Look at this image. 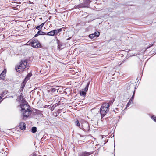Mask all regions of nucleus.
<instances>
[{
    "label": "nucleus",
    "instance_id": "nucleus-1",
    "mask_svg": "<svg viewBox=\"0 0 156 156\" xmlns=\"http://www.w3.org/2000/svg\"><path fill=\"white\" fill-rule=\"evenodd\" d=\"M21 108V112L23 116V119L25 120V118L29 117L32 113V111L30 106L27 104H21L20 105Z\"/></svg>",
    "mask_w": 156,
    "mask_h": 156
},
{
    "label": "nucleus",
    "instance_id": "nucleus-2",
    "mask_svg": "<svg viewBox=\"0 0 156 156\" xmlns=\"http://www.w3.org/2000/svg\"><path fill=\"white\" fill-rule=\"evenodd\" d=\"M109 105L108 103H104L101 107L100 112L101 117H104L109 111Z\"/></svg>",
    "mask_w": 156,
    "mask_h": 156
},
{
    "label": "nucleus",
    "instance_id": "nucleus-3",
    "mask_svg": "<svg viewBox=\"0 0 156 156\" xmlns=\"http://www.w3.org/2000/svg\"><path fill=\"white\" fill-rule=\"evenodd\" d=\"M27 62L26 60H21L20 65L17 67H16L15 69L17 72H20V70L23 71L26 67Z\"/></svg>",
    "mask_w": 156,
    "mask_h": 156
},
{
    "label": "nucleus",
    "instance_id": "nucleus-4",
    "mask_svg": "<svg viewBox=\"0 0 156 156\" xmlns=\"http://www.w3.org/2000/svg\"><path fill=\"white\" fill-rule=\"evenodd\" d=\"M81 129L86 132H89L90 130V126L89 124L85 122L82 123Z\"/></svg>",
    "mask_w": 156,
    "mask_h": 156
},
{
    "label": "nucleus",
    "instance_id": "nucleus-5",
    "mask_svg": "<svg viewBox=\"0 0 156 156\" xmlns=\"http://www.w3.org/2000/svg\"><path fill=\"white\" fill-rule=\"evenodd\" d=\"M30 43L32 46L34 48H41V44L37 40L33 39Z\"/></svg>",
    "mask_w": 156,
    "mask_h": 156
},
{
    "label": "nucleus",
    "instance_id": "nucleus-6",
    "mask_svg": "<svg viewBox=\"0 0 156 156\" xmlns=\"http://www.w3.org/2000/svg\"><path fill=\"white\" fill-rule=\"evenodd\" d=\"M93 153L91 152H83L79 153L78 156H88Z\"/></svg>",
    "mask_w": 156,
    "mask_h": 156
},
{
    "label": "nucleus",
    "instance_id": "nucleus-7",
    "mask_svg": "<svg viewBox=\"0 0 156 156\" xmlns=\"http://www.w3.org/2000/svg\"><path fill=\"white\" fill-rule=\"evenodd\" d=\"M20 128L21 130H24L26 129V124L23 122H21L19 124Z\"/></svg>",
    "mask_w": 156,
    "mask_h": 156
},
{
    "label": "nucleus",
    "instance_id": "nucleus-8",
    "mask_svg": "<svg viewBox=\"0 0 156 156\" xmlns=\"http://www.w3.org/2000/svg\"><path fill=\"white\" fill-rule=\"evenodd\" d=\"M6 70L4 69L0 74V78L4 80L5 78V74L6 73Z\"/></svg>",
    "mask_w": 156,
    "mask_h": 156
},
{
    "label": "nucleus",
    "instance_id": "nucleus-9",
    "mask_svg": "<svg viewBox=\"0 0 156 156\" xmlns=\"http://www.w3.org/2000/svg\"><path fill=\"white\" fill-rule=\"evenodd\" d=\"M32 76V74L31 73H29L26 76L25 78L24 79V81L27 82L28 80H29L30 77Z\"/></svg>",
    "mask_w": 156,
    "mask_h": 156
},
{
    "label": "nucleus",
    "instance_id": "nucleus-10",
    "mask_svg": "<svg viewBox=\"0 0 156 156\" xmlns=\"http://www.w3.org/2000/svg\"><path fill=\"white\" fill-rule=\"evenodd\" d=\"M126 89L127 90H129L131 87H133V88H134L135 89V87H134V86L132 84H127L126 85Z\"/></svg>",
    "mask_w": 156,
    "mask_h": 156
},
{
    "label": "nucleus",
    "instance_id": "nucleus-11",
    "mask_svg": "<svg viewBox=\"0 0 156 156\" xmlns=\"http://www.w3.org/2000/svg\"><path fill=\"white\" fill-rule=\"evenodd\" d=\"M86 5L85 4H84L83 3L80 4L77 6H75L76 8H83L86 7Z\"/></svg>",
    "mask_w": 156,
    "mask_h": 156
},
{
    "label": "nucleus",
    "instance_id": "nucleus-12",
    "mask_svg": "<svg viewBox=\"0 0 156 156\" xmlns=\"http://www.w3.org/2000/svg\"><path fill=\"white\" fill-rule=\"evenodd\" d=\"M53 30L55 33V35H57L61 31H62V28H60L59 29H58L57 30Z\"/></svg>",
    "mask_w": 156,
    "mask_h": 156
},
{
    "label": "nucleus",
    "instance_id": "nucleus-13",
    "mask_svg": "<svg viewBox=\"0 0 156 156\" xmlns=\"http://www.w3.org/2000/svg\"><path fill=\"white\" fill-rule=\"evenodd\" d=\"M46 35L48 36H53L55 35V33L53 30L46 33Z\"/></svg>",
    "mask_w": 156,
    "mask_h": 156
},
{
    "label": "nucleus",
    "instance_id": "nucleus-14",
    "mask_svg": "<svg viewBox=\"0 0 156 156\" xmlns=\"http://www.w3.org/2000/svg\"><path fill=\"white\" fill-rule=\"evenodd\" d=\"M56 90L57 89L55 88H51L49 90H48V91L49 92L53 93L55 92Z\"/></svg>",
    "mask_w": 156,
    "mask_h": 156
},
{
    "label": "nucleus",
    "instance_id": "nucleus-15",
    "mask_svg": "<svg viewBox=\"0 0 156 156\" xmlns=\"http://www.w3.org/2000/svg\"><path fill=\"white\" fill-rule=\"evenodd\" d=\"M135 94V90H134V91L133 92V95L132 97L130 99L129 101L131 102L132 103H133V100L134 98Z\"/></svg>",
    "mask_w": 156,
    "mask_h": 156
},
{
    "label": "nucleus",
    "instance_id": "nucleus-16",
    "mask_svg": "<svg viewBox=\"0 0 156 156\" xmlns=\"http://www.w3.org/2000/svg\"><path fill=\"white\" fill-rule=\"evenodd\" d=\"M75 124L76 126L79 127L81 129V126L80 125L79 121L78 120L75 122Z\"/></svg>",
    "mask_w": 156,
    "mask_h": 156
},
{
    "label": "nucleus",
    "instance_id": "nucleus-17",
    "mask_svg": "<svg viewBox=\"0 0 156 156\" xmlns=\"http://www.w3.org/2000/svg\"><path fill=\"white\" fill-rule=\"evenodd\" d=\"M90 84V82H88L87 84L85 87L84 88V91H85V92H86L87 91V90H88V88L89 87V86Z\"/></svg>",
    "mask_w": 156,
    "mask_h": 156
},
{
    "label": "nucleus",
    "instance_id": "nucleus-18",
    "mask_svg": "<svg viewBox=\"0 0 156 156\" xmlns=\"http://www.w3.org/2000/svg\"><path fill=\"white\" fill-rule=\"evenodd\" d=\"M37 131V128L36 127H33L31 129V132L33 133H35Z\"/></svg>",
    "mask_w": 156,
    "mask_h": 156
},
{
    "label": "nucleus",
    "instance_id": "nucleus-19",
    "mask_svg": "<svg viewBox=\"0 0 156 156\" xmlns=\"http://www.w3.org/2000/svg\"><path fill=\"white\" fill-rule=\"evenodd\" d=\"M26 82L24 80L21 83V87H23L24 88Z\"/></svg>",
    "mask_w": 156,
    "mask_h": 156
},
{
    "label": "nucleus",
    "instance_id": "nucleus-20",
    "mask_svg": "<svg viewBox=\"0 0 156 156\" xmlns=\"http://www.w3.org/2000/svg\"><path fill=\"white\" fill-rule=\"evenodd\" d=\"M86 92L85 91H82L80 92V94L81 96H85L86 95Z\"/></svg>",
    "mask_w": 156,
    "mask_h": 156
},
{
    "label": "nucleus",
    "instance_id": "nucleus-21",
    "mask_svg": "<svg viewBox=\"0 0 156 156\" xmlns=\"http://www.w3.org/2000/svg\"><path fill=\"white\" fill-rule=\"evenodd\" d=\"M58 48L59 49H62L63 48L62 47V45L61 43L58 42Z\"/></svg>",
    "mask_w": 156,
    "mask_h": 156
},
{
    "label": "nucleus",
    "instance_id": "nucleus-22",
    "mask_svg": "<svg viewBox=\"0 0 156 156\" xmlns=\"http://www.w3.org/2000/svg\"><path fill=\"white\" fill-rule=\"evenodd\" d=\"M89 38L91 39H92L95 37L94 34H91L89 35Z\"/></svg>",
    "mask_w": 156,
    "mask_h": 156
},
{
    "label": "nucleus",
    "instance_id": "nucleus-23",
    "mask_svg": "<svg viewBox=\"0 0 156 156\" xmlns=\"http://www.w3.org/2000/svg\"><path fill=\"white\" fill-rule=\"evenodd\" d=\"M94 34L95 36H96L97 37H98L100 35V32L98 31L95 32Z\"/></svg>",
    "mask_w": 156,
    "mask_h": 156
},
{
    "label": "nucleus",
    "instance_id": "nucleus-24",
    "mask_svg": "<svg viewBox=\"0 0 156 156\" xmlns=\"http://www.w3.org/2000/svg\"><path fill=\"white\" fill-rule=\"evenodd\" d=\"M41 25H40L39 26H37L36 27V28L38 30H39V31H41V29L42 28V27H41Z\"/></svg>",
    "mask_w": 156,
    "mask_h": 156
},
{
    "label": "nucleus",
    "instance_id": "nucleus-25",
    "mask_svg": "<svg viewBox=\"0 0 156 156\" xmlns=\"http://www.w3.org/2000/svg\"><path fill=\"white\" fill-rule=\"evenodd\" d=\"M40 35H46V33L40 31Z\"/></svg>",
    "mask_w": 156,
    "mask_h": 156
},
{
    "label": "nucleus",
    "instance_id": "nucleus-26",
    "mask_svg": "<svg viewBox=\"0 0 156 156\" xmlns=\"http://www.w3.org/2000/svg\"><path fill=\"white\" fill-rule=\"evenodd\" d=\"M151 118L155 122H156V117L153 115L151 116Z\"/></svg>",
    "mask_w": 156,
    "mask_h": 156
},
{
    "label": "nucleus",
    "instance_id": "nucleus-27",
    "mask_svg": "<svg viewBox=\"0 0 156 156\" xmlns=\"http://www.w3.org/2000/svg\"><path fill=\"white\" fill-rule=\"evenodd\" d=\"M59 104L58 103H56L55 104H54L53 106L52 107H53V108H54L55 109V108L57 106H58L59 105Z\"/></svg>",
    "mask_w": 156,
    "mask_h": 156
},
{
    "label": "nucleus",
    "instance_id": "nucleus-28",
    "mask_svg": "<svg viewBox=\"0 0 156 156\" xmlns=\"http://www.w3.org/2000/svg\"><path fill=\"white\" fill-rule=\"evenodd\" d=\"M39 33H40V31H38L37 33L35 35L34 37H36L37 36H38V35H40Z\"/></svg>",
    "mask_w": 156,
    "mask_h": 156
},
{
    "label": "nucleus",
    "instance_id": "nucleus-29",
    "mask_svg": "<svg viewBox=\"0 0 156 156\" xmlns=\"http://www.w3.org/2000/svg\"><path fill=\"white\" fill-rule=\"evenodd\" d=\"M7 91H4V92H3V93H2L1 94V96H3V94H7Z\"/></svg>",
    "mask_w": 156,
    "mask_h": 156
},
{
    "label": "nucleus",
    "instance_id": "nucleus-30",
    "mask_svg": "<svg viewBox=\"0 0 156 156\" xmlns=\"http://www.w3.org/2000/svg\"><path fill=\"white\" fill-rule=\"evenodd\" d=\"M114 100H112L110 101L109 102V103H108L109 104V105H111L114 102Z\"/></svg>",
    "mask_w": 156,
    "mask_h": 156
},
{
    "label": "nucleus",
    "instance_id": "nucleus-31",
    "mask_svg": "<svg viewBox=\"0 0 156 156\" xmlns=\"http://www.w3.org/2000/svg\"><path fill=\"white\" fill-rule=\"evenodd\" d=\"M49 108L51 111H53L54 109V108H53L52 106L49 107Z\"/></svg>",
    "mask_w": 156,
    "mask_h": 156
},
{
    "label": "nucleus",
    "instance_id": "nucleus-32",
    "mask_svg": "<svg viewBox=\"0 0 156 156\" xmlns=\"http://www.w3.org/2000/svg\"><path fill=\"white\" fill-rule=\"evenodd\" d=\"M131 103H132L129 101L127 105H126L127 107H129Z\"/></svg>",
    "mask_w": 156,
    "mask_h": 156
},
{
    "label": "nucleus",
    "instance_id": "nucleus-33",
    "mask_svg": "<svg viewBox=\"0 0 156 156\" xmlns=\"http://www.w3.org/2000/svg\"><path fill=\"white\" fill-rule=\"evenodd\" d=\"M87 2L88 5L90 2V0H85Z\"/></svg>",
    "mask_w": 156,
    "mask_h": 156
},
{
    "label": "nucleus",
    "instance_id": "nucleus-34",
    "mask_svg": "<svg viewBox=\"0 0 156 156\" xmlns=\"http://www.w3.org/2000/svg\"><path fill=\"white\" fill-rule=\"evenodd\" d=\"M24 88H23V87H20V89L19 90V91L20 92H21L23 91Z\"/></svg>",
    "mask_w": 156,
    "mask_h": 156
},
{
    "label": "nucleus",
    "instance_id": "nucleus-35",
    "mask_svg": "<svg viewBox=\"0 0 156 156\" xmlns=\"http://www.w3.org/2000/svg\"><path fill=\"white\" fill-rule=\"evenodd\" d=\"M20 100H22L23 99V97L22 95H20Z\"/></svg>",
    "mask_w": 156,
    "mask_h": 156
},
{
    "label": "nucleus",
    "instance_id": "nucleus-36",
    "mask_svg": "<svg viewBox=\"0 0 156 156\" xmlns=\"http://www.w3.org/2000/svg\"><path fill=\"white\" fill-rule=\"evenodd\" d=\"M44 23H42L40 25L41 26V27H43L44 25Z\"/></svg>",
    "mask_w": 156,
    "mask_h": 156
},
{
    "label": "nucleus",
    "instance_id": "nucleus-37",
    "mask_svg": "<svg viewBox=\"0 0 156 156\" xmlns=\"http://www.w3.org/2000/svg\"><path fill=\"white\" fill-rule=\"evenodd\" d=\"M58 100H59V99L58 98H56L55 99L54 101H55L56 100V102H57L58 101Z\"/></svg>",
    "mask_w": 156,
    "mask_h": 156
},
{
    "label": "nucleus",
    "instance_id": "nucleus-38",
    "mask_svg": "<svg viewBox=\"0 0 156 156\" xmlns=\"http://www.w3.org/2000/svg\"><path fill=\"white\" fill-rule=\"evenodd\" d=\"M50 106V105H46V106H45V107L47 108H49V107H49Z\"/></svg>",
    "mask_w": 156,
    "mask_h": 156
},
{
    "label": "nucleus",
    "instance_id": "nucleus-39",
    "mask_svg": "<svg viewBox=\"0 0 156 156\" xmlns=\"http://www.w3.org/2000/svg\"><path fill=\"white\" fill-rule=\"evenodd\" d=\"M153 45V44H152L151 45H150L149 46H148L147 47V49H148V48H149L150 47H151V46H152Z\"/></svg>",
    "mask_w": 156,
    "mask_h": 156
},
{
    "label": "nucleus",
    "instance_id": "nucleus-40",
    "mask_svg": "<svg viewBox=\"0 0 156 156\" xmlns=\"http://www.w3.org/2000/svg\"><path fill=\"white\" fill-rule=\"evenodd\" d=\"M114 156H115V155H114Z\"/></svg>",
    "mask_w": 156,
    "mask_h": 156
}]
</instances>
